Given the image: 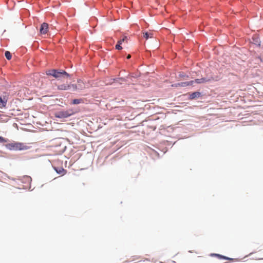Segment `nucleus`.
I'll return each instance as SVG.
<instances>
[{"mask_svg":"<svg viewBox=\"0 0 263 263\" xmlns=\"http://www.w3.org/2000/svg\"><path fill=\"white\" fill-rule=\"evenodd\" d=\"M6 147L7 149L10 151H22L26 150L28 148V147L23 143L13 142L12 143L6 144Z\"/></svg>","mask_w":263,"mask_h":263,"instance_id":"obj_1","label":"nucleus"},{"mask_svg":"<svg viewBox=\"0 0 263 263\" xmlns=\"http://www.w3.org/2000/svg\"><path fill=\"white\" fill-rule=\"evenodd\" d=\"M47 75H51L53 76L57 79L60 78H67L69 77V75L65 71H58L55 69H51L46 72Z\"/></svg>","mask_w":263,"mask_h":263,"instance_id":"obj_2","label":"nucleus"},{"mask_svg":"<svg viewBox=\"0 0 263 263\" xmlns=\"http://www.w3.org/2000/svg\"><path fill=\"white\" fill-rule=\"evenodd\" d=\"M74 112L72 109L62 110L55 114V117L58 118H66L72 115Z\"/></svg>","mask_w":263,"mask_h":263,"instance_id":"obj_3","label":"nucleus"},{"mask_svg":"<svg viewBox=\"0 0 263 263\" xmlns=\"http://www.w3.org/2000/svg\"><path fill=\"white\" fill-rule=\"evenodd\" d=\"M49 29L48 24L46 23H43L40 27V32L41 34H46Z\"/></svg>","mask_w":263,"mask_h":263,"instance_id":"obj_4","label":"nucleus"},{"mask_svg":"<svg viewBox=\"0 0 263 263\" xmlns=\"http://www.w3.org/2000/svg\"><path fill=\"white\" fill-rule=\"evenodd\" d=\"M212 80H213L212 78H201V79H195V80L194 81V83L196 82V83H198V84H201V83H204L210 82Z\"/></svg>","mask_w":263,"mask_h":263,"instance_id":"obj_5","label":"nucleus"},{"mask_svg":"<svg viewBox=\"0 0 263 263\" xmlns=\"http://www.w3.org/2000/svg\"><path fill=\"white\" fill-rule=\"evenodd\" d=\"M70 88H71V85L66 84H61L58 86V89L62 90H68V89H70Z\"/></svg>","mask_w":263,"mask_h":263,"instance_id":"obj_6","label":"nucleus"},{"mask_svg":"<svg viewBox=\"0 0 263 263\" xmlns=\"http://www.w3.org/2000/svg\"><path fill=\"white\" fill-rule=\"evenodd\" d=\"M200 96H201V93L200 92H194L192 93L190 95V99H191V100L194 99L195 98H199V97H200Z\"/></svg>","mask_w":263,"mask_h":263,"instance_id":"obj_7","label":"nucleus"},{"mask_svg":"<svg viewBox=\"0 0 263 263\" xmlns=\"http://www.w3.org/2000/svg\"><path fill=\"white\" fill-rule=\"evenodd\" d=\"M154 34L152 32H143V37L147 40L149 38H153Z\"/></svg>","mask_w":263,"mask_h":263,"instance_id":"obj_8","label":"nucleus"},{"mask_svg":"<svg viewBox=\"0 0 263 263\" xmlns=\"http://www.w3.org/2000/svg\"><path fill=\"white\" fill-rule=\"evenodd\" d=\"M7 100L5 98L2 99L0 97V108L5 107L7 104Z\"/></svg>","mask_w":263,"mask_h":263,"instance_id":"obj_9","label":"nucleus"},{"mask_svg":"<svg viewBox=\"0 0 263 263\" xmlns=\"http://www.w3.org/2000/svg\"><path fill=\"white\" fill-rule=\"evenodd\" d=\"M194 83V81H190V82H182V83H179L178 85L180 86L184 87V86H186L192 85Z\"/></svg>","mask_w":263,"mask_h":263,"instance_id":"obj_10","label":"nucleus"},{"mask_svg":"<svg viewBox=\"0 0 263 263\" xmlns=\"http://www.w3.org/2000/svg\"><path fill=\"white\" fill-rule=\"evenodd\" d=\"M78 89H83L84 87H85V85H84V83H83V82L81 80H78Z\"/></svg>","mask_w":263,"mask_h":263,"instance_id":"obj_11","label":"nucleus"},{"mask_svg":"<svg viewBox=\"0 0 263 263\" xmlns=\"http://www.w3.org/2000/svg\"><path fill=\"white\" fill-rule=\"evenodd\" d=\"M83 103L84 100L83 99H73L72 101V104H79Z\"/></svg>","mask_w":263,"mask_h":263,"instance_id":"obj_12","label":"nucleus"},{"mask_svg":"<svg viewBox=\"0 0 263 263\" xmlns=\"http://www.w3.org/2000/svg\"><path fill=\"white\" fill-rule=\"evenodd\" d=\"M55 170L56 171L57 173H58L61 176L64 175L65 172V170L63 168H55Z\"/></svg>","mask_w":263,"mask_h":263,"instance_id":"obj_13","label":"nucleus"},{"mask_svg":"<svg viewBox=\"0 0 263 263\" xmlns=\"http://www.w3.org/2000/svg\"><path fill=\"white\" fill-rule=\"evenodd\" d=\"M5 55L6 58H7V59H8V60H9L11 59V57H12L11 53L8 51H7L5 52Z\"/></svg>","mask_w":263,"mask_h":263,"instance_id":"obj_14","label":"nucleus"},{"mask_svg":"<svg viewBox=\"0 0 263 263\" xmlns=\"http://www.w3.org/2000/svg\"><path fill=\"white\" fill-rule=\"evenodd\" d=\"M23 179L25 180V181H31L32 180L31 177L30 176H27V175L24 176Z\"/></svg>","mask_w":263,"mask_h":263,"instance_id":"obj_15","label":"nucleus"},{"mask_svg":"<svg viewBox=\"0 0 263 263\" xmlns=\"http://www.w3.org/2000/svg\"><path fill=\"white\" fill-rule=\"evenodd\" d=\"M7 142V140L3 138V137L0 136V143H5Z\"/></svg>","mask_w":263,"mask_h":263,"instance_id":"obj_16","label":"nucleus"},{"mask_svg":"<svg viewBox=\"0 0 263 263\" xmlns=\"http://www.w3.org/2000/svg\"><path fill=\"white\" fill-rule=\"evenodd\" d=\"M71 85V87H72L73 88V90L78 89V87L77 85L72 84V85Z\"/></svg>","mask_w":263,"mask_h":263,"instance_id":"obj_17","label":"nucleus"},{"mask_svg":"<svg viewBox=\"0 0 263 263\" xmlns=\"http://www.w3.org/2000/svg\"><path fill=\"white\" fill-rule=\"evenodd\" d=\"M116 49H118V50H121V49H122V47L121 46V45H119V44H117L116 45Z\"/></svg>","mask_w":263,"mask_h":263,"instance_id":"obj_18","label":"nucleus"},{"mask_svg":"<svg viewBox=\"0 0 263 263\" xmlns=\"http://www.w3.org/2000/svg\"><path fill=\"white\" fill-rule=\"evenodd\" d=\"M217 256H218L219 258H225V259H229V260H230V258H229V257H224V256H222L221 255H216Z\"/></svg>","mask_w":263,"mask_h":263,"instance_id":"obj_19","label":"nucleus"},{"mask_svg":"<svg viewBox=\"0 0 263 263\" xmlns=\"http://www.w3.org/2000/svg\"><path fill=\"white\" fill-rule=\"evenodd\" d=\"M127 39L126 36H124L122 40H120V41H121V43Z\"/></svg>","mask_w":263,"mask_h":263,"instance_id":"obj_20","label":"nucleus"},{"mask_svg":"<svg viewBox=\"0 0 263 263\" xmlns=\"http://www.w3.org/2000/svg\"><path fill=\"white\" fill-rule=\"evenodd\" d=\"M127 39L126 36H124L122 40H120V41H121V43Z\"/></svg>","mask_w":263,"mask_h":263,"instance_id":"obj_21","label":"nucleus"},{"mask_svg":"<svg viewBox=\"0 0 263 263\" xmlns=\"http://www.w3.org/2000/svg\"><path fill=\"white\" fill-rule=\"evenodd\" d=\"M130 57H131L130 55V54H128V55H127V59H130Z\"/></svg>","mask_w":263,"mask_h":263,"instance_id":"obj_22","label":"nucleus"},{"mask_svg":"<svg viewBox=\"0 0 263 263\" xmlns=\"http://www.w3.org/2000/svg\"><path fill=\"white\" fill-rule=\"evenodd\" d=\"M121 44H122L121 41H119L118 42V44H119V45H121Z\"/></svg>","mask_w":263,"mask_h":263,"instance_id":"obj_23","label":"nucleus"},{"mask_svg":"<svg viewBox=\"0 0 263 263\" xmlns=\"http://www.w3.org/2000/svg\"><path fill=\"white\" fill-rule=\"evenodd\" d=\"M234 260V259L232 258L231 259V261H232Z\"/></svg>","mask_w":263,"mask_h":263,"instance_id":"obj_24","label":"nucleus"}]
</instances>
